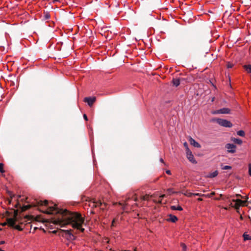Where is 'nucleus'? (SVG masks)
Here are the masks:
<instances>
[{"instance_id": "obj_1", "label": "nucleus", "mask_w": 251, "mask_h": 251, "mask_svg": "<svg viewBox=\"0 0 251 251\" xmlns=\"http://www.w3.org/2000/svg\"><path fill=\"white\" fill-rule=\"evenodd\" d=\"M42 211L47 214H55L56 216L51 219V222L55 225H58L61 226L71 225L74 228L79 229L81 232L84 231V228L82 227L84 219L77 212H71L66 209H59L56 204L50 205L47 209Z\"/></svg>"}, {"instance_id": "obj_2", "label": "nucleus", "mask_w": 251, "mask_h": 251, "mask_svg": "<svg viewBox=\"0 0 251 251\" xmlns=\"http://www.w3.org/2000/svg\"><path fill=\"white\" fill-rule=\"evenodd\" d=\"M19 211L14 210V218H7L6 221H7L8 225L9 226L14 228L19 231L23 230V228L19 225H15L16 222H19L20 224H23V222H21L19 220V217H18Z\"/></svg>"}, {"instance_id": "obj_3", "label": "nucleus", "mask_w": 251, "mask_h": 251, "mask_svg": "<svg viewBox=\"0 0 251 251\" xmlns=\"http://www.w3.org/2000/svg\"><path fill=\"white\" fill-rule=\"evenodd\" d=\"M216 121L220 126L224 127H231L232 126V123L227 120L218 118Z\"/></svg>"}, {"instance_id": "obj_4", "label": "nucleus", "mask_w": 251, "mask_h": 251, "mask_svg": "<svg viewBox=\"0 0 251 251\" xmlns=\"http://www.w3.org/2000/svg\"><path fill=\"white\" fill-rule=\"evenodd\" d=\"M35 202H32V203L30 205H24L21 207L20 204L18 201L17 203L15 204V207L17 208L18 207H21L22 211H25L29 209L31 206H34Z\"/></svg>"}, {"instance_id": "obj_5", "label": "nucleus", "mask_w": 251, "mask_h": 251, "mask_svg": "<svg viewBox=\"0 0 251 251\" xmlns=\"http://www.w3.org/2000/svg\"><path fill=\"white\" fill-rule=\"evenodd\" d=\"M96 100V98L95 97H86L84 99V101L87 102L90 106H91L93 104Z\"/></svg>"}, {"instance_id": "obj_6", "label": "nucleus", "mask_w": 251, "mask_h": 251, "mask_svg": "<svg viewBox=\"0 0 251 251\" xmlns=\"http://www.w3.org/2000/svg\"><path fill=\"white\" fill-rule=\"evenodd\" d=\"M186 156L187 159L192 163L197 164V162L195 159L194 155H193L191 151L186 152Z\"/></svg>"}, {"instance_id": "obj_7", "label": "nucleus", "mask_w": 251, "mask_h": 251, "mask_svg": "<svg viewBox=\"0 0 251 251\" xmlns=\"http://www.w3.org/2000/svg\"><path fill=\"white\" fill-rule=\"evenodd\" d=\"M226 148L227 149L228 152L234 153L236 151V146L233 144H227Z\"/></svg>"}, {"instance_id": "obj_8", "label": "nucleus", "mask_w": 251, "mask_h": 251, "mask_svg": "<svg viewBox=\"0 0 251 251\" xmlns=\"http://www.w3.org/2000/svg\"><path fill=\"white\" fill-rule=\"evenodd\" d=\"M35 204L34 206H38L41 205H45L47 206L48 205L49 202L47 200L43 201H38L37 200H35Z\"/></svg>"}, {"instance_id": "obj_9", "label": "nucleus", "mask_w": 251, "mask_h": 251, "mask_svg": "<svg viewBox=\"0 0 251 251\" xmlns=\"http://www.w3.org/2000/svg\"><path fill=\"white\" fill-rule=\"evenodd\" d=\"M230 110L228 108H223L220 109L214 112L215 114H229Z\"/></svg>"}, {"instance_id": "obj_10", "label": "nucleus", "mask_w": 251, "mask_h": 251, "mask_svg": "<svg viewBox=\"0 0 251 251\" xmlns=\"http://www.w3.org/2000/svg\"><path fill=\"white\" fill-rule=\"evenodd\" d=\"M189 141L190 144L195 147L200 148L201 147L200 144L199 143L196 142L194 139H193L191 137H189Z\"/></svg>"}, {"instance_id": "obj_11", "label": "nucleus", "mask_w": 251, "mask_h": 251, "mask_svg": "<svg viewBox=\"0 0 251 251\" xmlns=\"http://www.w3.org/2000/svg\"><path fill=\"white\" fill-rule=\"evenodd\" d=\"M233 201L236 202L235 206V208L236 209H238L241 205L244 204L246 202V201H243L239 199L234 200Z\"/></svg>"}, {"instance_id": "obj_12", "label": "nucleus", "mask_w": 251, "mask_h": 251, "mask_svg": "<svg viewBox=\"0 0 251 251\" xmlns=\"http://www.w3.org/2000/svg\"><path fill=\"white\" fill-rule=\"evenodd\" d=\"M62 231L65 232L66 235H68L69 236V238L70 239H72V240L75 239V236L72 233V230L71 229L66 230H63Z\"/></svg>"}, {"instance_id": "obj_13", "label": "nucleus", "mask_w": 251, "mask_h": 251, "mask_svg": "<svg viewBox=\"0 0 251 251\" xmlns=\"http://www.w3.org/2000/svg\"><path fill=\"white\" fill-rule=\"evenodd\" d=\"M90 205L92 206V207H99L100 206H102V203L100 201H94L90 204Z\"/></svg>"}, {"instance_id": "obj_14", "label": "nucleus", "mask_w": 251, "mask_h": 251, "mask_svg": "<svg viewBox=\"0 0 251 251\" xmlns=\"http://www.w3.org/2000/svg\"><path fill=\"white\" fill-rule=\"evenodd\" d=\"M169 218L167 219L168 221L172 222L173 223H175L178 220V218L176 217V216L170 214L169 215Z\"/></svg>"}, {"instance_id": "obj_15", "label": "nucleus", "mask_w": 251, "mask_h": 251, "mask_svg": "<svg viewBox=\"0 0 251 251\" xmlns=\"http://www.w3.org/2000/svg\"><path fill=\"white\" fill-rule=\"evenodd\" d=\"M11 212L9 211H5V215L7 217L12 216L13 218H14V210H16L13 208H11Z\"/></svg>"}, {"instance_id": "obj_16", "label": "nucleus", "mask_w": 251, "mask_h": 251, "mask_svg": "<svg viewBox=\"0 0 251 251\" xmlns=\"http://www.w3.org/2000/svg\"><path fill=\"white\" fill-rule=\"evenodd\" d=\"M172 82L174 86L177 87L180 84V79L179 78H174Z\"/></svg>"}, {"instance_id": "obj_17", "label": "nucleus", "mask_w": 251, "mask_h": 251, "mask_svg": "<svg viewBox=\"0 0 251 251\" xmlns=\"http://www.w3.org/2000/svg\"><path fill=\"white\" fill-rule=\"evenodd\" d=\"M152 195H150L149 194H146V195L144 196L141 197V200L142 201H149L150 198L152 197Z\"/></svg>"}, {"instance_id": "obj_18", "label": "nucleus", "mask_w": 251, "mask_h": 251, "mask_svg": "<svg viewBox=\"0 0 251 251\" xmlns=\"http://www.w3.org/2000/svg\"><path fill=\"white\" fill-rule=\"evenodd\" d=\"M171 209L173 210H178V211H181L183 210L181 206H176L175 205L171 206Z\"/></svg>"}, {"instance_id": "obj_19", "label": "nucleus", "mask_w": 251, "mask_h": 251, "mask_svg": "<svg viewBox=\"0 0 251 251\" xmlns=\"http://www.w3.org/2000/svg\"><path fill=\"white\" fill-rule=\"evenodd\" d=\"M243 67L248 73H251V65H245Z\"/></svg>"}, {"instance_id": "obj_20", "label": "nucleus", "mask_w": 251, "mask_h": 251, "mask_svg": "<svg viewBox=\"0 0 251 251\" xmlns=\"http://www.w3.org/2000/svg\"><path fill=\"white\" fill-rule=\"evenodd\" d=\"M233 141H234V142L236 144H239V145H240L242 144V141L240 139H237V138H234Z\"/></svg>"}, {"instance_id": "obj_21", "label": "nucleus", "mask_w": 251, "mask_h": 251, "mask_svg": "<svg viewBox=\"0 0 251 251\" xmlns=\"http://www.w3.org/2000/svg\"><path fill=\"white\" fill-rule=\"evenodd\" d=\"M221 168L222 170H228V169H231L232 168V167L230 166H228V165L224 166L223 165H221Z\"/></svg>"}, {"instance_id": "obj_22", "label": "nucleus", "mask_w": 251, "mask_h": 251, "mask_svg": "<svg viewBox=\"0 0 251 251\" xmlns=\"http://www.w3.org/2000/svg\"><path fill=\"white\" fill-rule=\"evenodd\" d=\"M243 237L244 240H249L251 239V236L245 233L243 234Z\"/></svg>"}, {"instance_id": "obj_23", "label": "nucleus", "mask_w": 251, "mask_h": 251, "mask_svg": "<svg viewBox=\"0 0 251 251\" xmlns=\"http://www.w3.org/2000/svg\"><path fill=\"white\" fill-rule=\"evenodd\" d=\"M237 134L238 135L242 137H244L245 135V132L242 130L237 131Z\"/></svg>"}, {"instance_id": "obj_24", "label": "nucleus", "mask_w": 251, "mask_h": 251, "mask_svg": "<svg viewBox=\"0 0 251 251\" xmlns=\"http://www.w3.org/2000/svg\"><path fill=\"white\" fill-rule=\"evenodd\" d=\"M215 195V193L214 192H212L210 194H204V197L206 198H211L213 196Z\"/></svg>"}, {"instance_id": "obj_25", "label": "nucleus", "mask_w": 251, "mask_h": 251, "mask_svg": "<svg viewBox=\"0 0 251 251\" xmlns=\"http://www.w3.org/2000/svg\"><path fill=\"white\" fill-rule=\"evenodd\" d=\"M218 174V171H215V172H213L212 173H211L210 175V177H214L215 176H216Z\"/></svg>"}, {"instance_id": "obj_26", "label": "nucleus", "mask_w": 251, "mask_h": 251, "mask_svg": "<svg viewBox=\"0 0 251 251\" xmlns=\"http://www.w3.org/2000/svg\"><path fill=\"white\" fill-rule=\"evenodd\" d=\"M0 172L2 174L5 172V171L3 169V164L1 163H0Z\"/></svg>"}, {"instance_id": "obj_27", "label": "nucleus", "mask_w": 251, "mask_h": 251, "mask_svg": "<svg viewBox=\"0 0 251 251\" xmlns=\"http://www.w3.org/2000/svg\"><path fill=\"white\" fill-rule=\"evenodd\" d=\"M167 191L169 193V195H171L172 194H175L177 193V192H175L173 190L172 188H169L167 190Z\"/></svg>"}, {"instance_id": "obj_28", "label": "nucleus", "mask_w": 251, "mask_h": 251, "mask_svg": "<svg viewBox=\"0 0 251 251\" xmlns=\"http://www.w3.org/2000/svg\"><path fill=\"white\" fill-rule=\"evenodd\" d=\"M184 195L186 196H188V197H191L193 196L194 193H191V192H186V193H184Z\"/></svg>"}, {"instance_id": "obj_29", "label": "nucleus", "mask_w": 251, "mask_h": 251, "mask_svg": "<svg viewBox=\"0 0 251 251\" xmlns=\"http://www.w3.org/2000/svg\"><path fill=\"white\" fill-rule=\"evenodd\" d=\"M180 246L182 247L183 251H186L187 247L185 244L181 243Z\"/></svg>"}, {"instance_id": "obj_30", "label": "nucleus", "mask_w": 251, "mask_h": 251, "mask_svg": "<svg viewBox=\"0 0 251 251\" xmlns=\"http://www.w3.org/2000/svg\"><path fill=\"white\" fill-rule=\"evenodd\" d=\"M183 145L185 147V149H186V152L188 151H190L188 148V144L186 143V142H185L184 144H183Z\"/></svg>"}, {"instance_id": "obj_31", "label": "nucleus", "mask_w": 251, "mask_h": 251, "mask_svg": "<svg viewBox=\"0 0 251 251\" xmlns=\"http://www.w3.org/2000/svg\"><path fill=\"white\" fill-rule=\"evenodd\" d=\"M106 206V203H102V206H100L99 207H100V208L101 210H103L105 209Z\"/></svg>"}, {"instance_id": "obj_32", "label": "nucleus", "mask_w": 251, "mask_h": 251, "mask_svg": "<svg viewBox=\"0 0 251 251\" xmlns=\"http://www.w3.org/2000/svg\"><path fill=\"white\" fill-rule=\"evenodd\" d=\"M44 17H45V19L46 20H47V19H50V15L49 14V13H46V14H45V16H44Z\"/></svg>"}, {"instance_id": "obj_33", "label": "nucleus", "mask_w": 251, "mask_h": 251, "mask_svg": "<svg viewBox=\"0 0 251 251\" xmlns=\"http://www.w3.org/2000/svg\"><path fill=\"white\" fill-rule=\"evenodd\" d=\"M226 66L227 68H231L233 67V64L230 62H228Z\"/></svg>"}, {"instance_id": "obj_34", "label": "nucleus", "mask_w": 251, "mask_h": 251, "mask_svg": "<svg viewBox=\"0 0 251 251\" xmlns=\"http://www.w3.org/2000/svg\"><path fill=\"white\" fill-rule=\"evenodd\" d=\"M249 174L251 176V163L249 164Z\"/></svg>"}, {"instance_id": "obj_35", "label": "nucleus", "mask_w": 251, "mask_h": 251, "mask_svg": "<svg viewBox=\"0 0 251 251\" xmlns=\"http://www.w3.org/2000/svg\"><path fill=\"white\" fill-rule=\"evenodd\" d=\"M193 196H203L204 197V194H201L200 193H194Z\"/></svg>"}, {"instance_id": "obj_36", "label": "nucleus", "mask_w": 251, "mask_h": 251, "mask_svg": "<svg viewBox=\"0 0 251 251\" xmlns=\"http://www.w3.org/2000/svg\"><path fill=\"white\" fill-rule=\"evenodd\" d=\"M134 196H135V197H134V201H138V198H137V195H136V194H134Z\"/></svg>"}, {"instance_id": "obj_37", "label": "nucleus", "mask_w": 251, "mask_h": 251, "mask_svg": "<svg viewBox=\"0 0 251 251\" xmlns=\"http://www.w3.org/2000/svg\"><path fill=\"white\" fill-rule=\"evenodd\" d=\"M154 202L155 203H162V199H160L158 201H157L155 200H153Z\"/></svg>"}, {"instance_id": "obj_38", "label": "nucleus", "mask_w": 251, "mask_h": 251, "mask_svg": "<svg viewBox=\"0 0 251 251\" xmlns=\"http://www.w3.org/2000/svg\"><path fill=\"white\" fill-rule=\"evenodd\" d=\"M13 197H14V195L12 196H11V199L8 200V203L10 204L11 202V199H12Z\"/></svg>"}, {"instance_id": "obj_39", "label": "nucleus", "mask_w": 251, "mask_h": 251, "mask_svg": "<svg viewBox=\"0 0 251 251\" xmlns=\"http://www.w3.org/2000/svg\"><path fill=\"white\" fill-rule=\"evenodd\" d=\"M83 117H84V119L86 120V121H87L88 120V118H87V115L84 114L83 115Z\"/></svg>"}, {"instance_id": "obj_40", "label": "nucleus", "mask_w": 251, "mask_h": 251, "mask_svg": "<svg viewBox=\"0 0 251 251\" xmlns=\"http://www.w3.org/2000/svg\"><path fill=\"white\" fill-rule=\"evenodd\" d=\"M166 173L168 174V175H171V171L170 170H167Z\"/></svg>"}, {"instance_id": "obj_41", "label": "nucleus", "mask_w": 251, "mask_h": 251, "mask_svg": "<svg viewBox=\"0 0 251 251\" xmlns=\"http://www.w3.org/2000/svg\"><path fill=\"white\" fill-rule=\"evenodd\" d=\"M164 197H165V194H163V195H161V196H160V198H161L160 199H162H162H163V198H164Z\"/></svg>"}, {"instance_id": "obj_42", "label": "nucleus", "mask_w": 251, "mask_h": 251, "mask_svg": "<svg viewBox=\"0 0 251 251\" xmlns=\"http://www.w3.org/2000/svg\"><path fill=\"white\" fill-rule=\"evenodd\" d=\"M61 0H53V2H60Z\"/></svg>"}, {"instance_id": "obj_43", "label": "nucleus", "mask_w": 251, "mask_h": 251, "mask_svg": "<svg viewBox=\"0 0 251 251\" xmlns=\"http://www.w3.org/2000/svg\"><path fill=\"white\" fill-rule=\"evenodd\" d=\"M25 219H27L28 220H29L30 219V217L29 216H26L25 217Z\"/></svg>"}, {"instance_id": "obj_44", "label": "nucleus", "mask_w": 251, "mask_h": 251, "mask_svg": "<svg viewBox=\"0 0 251 251\" xmlns=\"http://www.w3.org/2000/svg\"><path fill=\"white\" fill-rule=\"evenodd\" d=\"M5 243V242L4 241H1L0 242V245H2Z\"/></svg>"}, {"instance_id": "obj_45", "label": "nucleus", "mask_w": 251, "mask_h": 251, "mask_svg": "<svg viewBox=\"0 0 251 251\" xmlns=\"http://www.w3.org/2000/svg\"><path fill=\"white\" fill-rule=\"evenodd\" d=\"M160 162H162V163H164V160H163V159L162 158H160Z\"/></svg>"}, {"instance_id": "obj_46", "label": "nucleus", "mask_w": 251, "mask_h": 251, "mask_svg": "<svg viewBox=\"0 0 251 251\" xmlns=\"http://www.w3.org/2000/svg\"><path fill=\"white\" fill-rule=\"evenodd\" d=\"M7 224H8L7 222V223H3V224H2V225L3 226H4L6 225Z\"/></svg>"}, {"instance_id": "obj_47", "label": "nucleus", "mask_w": 251, "mask_h": 251, "mask_svg": "<svg viewBox=\"0 0 251 251\" xmlns=\"http://www.w3.org/2000/svg\"><path fill=\"white\" fill-rule=\"evenodd\" d=\"M114 222H115V220H113V221H112V226H114Z\"/></svg>"}, {"instance_id": "obj_48", "label": "nucleus", "mask_w": 251, "mask_h": 251, "mask_svg": "<svg viewBox=\"0 0 251 251\" xmlns=\"http://www.w3.org/2000/svg\"><path fill=\"white\" fill-rule=\"evenodd\" d=\"M130 199V197H128V198L126 200V201H128Z\"/></svg>"}, {"instance_id": "obj_49", "label": "nucleus", "mask_w": 251, "mask_h": 251, "mask_svg": "<svg viewBox=\"0 0 251 251\" xmlns=\"http://www.w3.org/2000/svg\"><path fill=\"white\" fill-rule=\"evenodd\" d=\"M202 200V199H201V198H198V201H201Z\"/></svg>"}, {"instance_id": "obj_50", "label": "nucleus", "mask_w": 251, "mask_h": 251, "mask_svg": "<svg viewBox=\"0 0 251 251\" xmlns=\"http://www.w3.org/2000/svg\"><path fill=\"white\" fill-rule=\"evenodd\" d=\"M214 99H215V98H214V97L212 98V100H211V101H213L214 100Z\"/></svg>"}, {"instance_id": "obj_51", "label": "nucleus", "mask_w": 251, "mask_h": 251, "mask_svg": "<svg viewBox=\"0 0 251 251\" xmlns=\"http://www.w3.org/2000/svg\"><path fill=\"white\" fill-rule=\"evenodd\" d=\"M37 228H38V227H34V230H36Z\"/></svg>"}, {"instance_id": "obj_52", "label": "nucleus", "mask_w": 251, "mask_h": 251, "mask_svg": "<svg viewBox=\"0 0 251 251\" xmlns=\"http://www.w3.org/2000/svg\"><path fill=\"white\" fill-rule=\"evenodd\" d=\"M53 233H56V231H53Z\"/></svg>"}, {"instance_id": "obj_53", "label": "nucleus", "mask_w": 251, "mask_h": 251, "mask_svg": "<svg viewBox=\"0 0 251 251\" xmlns=\"http://www.w3.org/2000/svg\"><path fill=\"white\" fill-rule=\"evenodd\" d=\"M135 204L136 206H137V205H138V204H137V203H135Z\"/></svg>"}, {"instance_id": "obj_54", "label": "nucleus", "mask_w": 251, "mask_h": 251, "mask_svg": "<svg viewBox=\"0 0 251 251\" xmlns=\"http://www.w3.org/2000/svg\"><path fill=\"white\" fill-rule=\"evenodd\" d=\"M0 251H3V250H2L1 249L0 250Z\"/></svg>"}, {"instance_id": "obj_55", "label": "nucleus", "mask_w": 251, "mask_h": 251, "mask_svg": "<svg viewBox=\"0 0 251 251\" xmlns=\"http://www.w3.org/2000/svg\"><path fill=\"white\" fill-rule=\"evenodd\" d=\"M134 251H136V250H134Z\"/></svg>"}]
</instances>
